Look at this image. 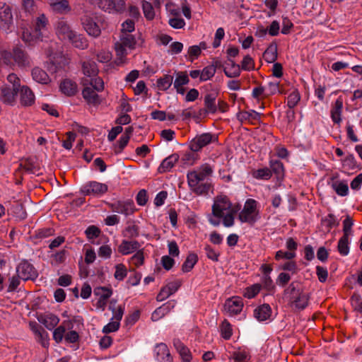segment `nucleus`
Wrapping results in <instances>:
<instances>
[{"label": "nucleus", "instance_id": "a18cd8bd", "mask_svg": "<svg viewBox=\"0 0 362 362\" xmlns=\"http://www.w3.org/2000/svg\"><path fill=\"white\" fill-rule=\"evenodd\" d=\"M232 358L234 362H248L250 354L245 349H238L233 353Z\"/></svg>", "mask_w": 362, "mask_h": 362}, {"label": "nucleus", "instance_id": "f8f14e48", "mask_svg": "<svg viewBox=\"0 0 362 362\" xmlns=\"http://www.w3.org/2000/svg\"><path fill=\"white\" fill-rule=\"evenodd\" d=\"M16 274L23 281L33 280L37 276V272L28 261L21 262L16 267Z\"/></svg>", "mask_w": 362, "mask_h": 362}, {"label": "nucleus", "instance_id": "f3484780", "mask_svg": "<svg viewBox=\"0 0 362 362\" xmlns=\"http://www.w3.org/2000/svg\"><path fill=\"white\" fill-rule=\"evenodd\" d=\"M13 60L19 67H29L32 64V62L28 54L20 48L13 49Z\"/></svg>", "mask_w": 362, "mask_h": 362}, {"label": "nucleus", "instance_id": "6e6552de", "mask_svg": "<svg viewBox=\"0 0 362 362\" xmlns=\"http://www.w3.org/2000/svg\"><path fill=\"white\" fill-rule=\"evenodd\" d=\"M218 141V137L215 134L211 133H204L195 136L189 143V147L191 151L197 152L202 148L211 143Z\"/></svg>", "mask_w": 362, "mask_h": 362}, {"label": "nucleus", "instance_id": "37998d69", "mask_svg": "<svg viewBox=\"0 0 362 362\" xmlns=\"http://www.w3.org/2000/svg\"><path fill=\"white\" fill-rule=\"evenodd\" d=\"M122 234L124 238H136L139 235V227L134 223H130L124 228Z\"/></svg>", "mask_w": 362, "mask_h": 362}, {"label": "nucleus", "instance_id": "ddd939ff", "mask_svg": "<svg viewBox=\"0 0 362 362\" xmlns=\"http://www.w3.org/2000/svg\"><path fill=\"white\" fill-rule=\"evenodd\" d=\"M110 208L112 211L126 216L133 214L136 211L134 203L131 199L113 202L110 204Z\"/></svg>", "mask_w": 362, "mask_h": 362}, {"label": "nucleus", "instance_id": "bf43d9fd", "mask_svg": "<svg viewBox=\"0 0 362 362\" xmlns=\"http://www.w3.org/2000/svg\"><path fill=\"white\" fill-rule=\"evenodd\" d=\"M271 168L279 178L284 176V167L280 160H272Z\"/></svg>", "mask_w": 362, "mask_h": 362}, {"label": "nucleus", "instance_id": "473e14b6", "mask_svg": "<svg viewBox=\"0 0 362 362\" xmlns=\"http://www.w3.org/2000/svg\"><path fill=\"white\" fill-rule=\"evenodd\" d=\"M38 321L44 325L48 329L52 330L59 322V318L54 314L48 313L38 317Z\"/></svg>", "mask_w": 362, "mask_h": 362}, {"label": "nucleus", "instance_id": "1a4fd4ad", "mask_svg": "<svg viewBox=\"0 0 362 362\" xmlns=\"http://www.w3.org/2000/svg\"><path fill=\"white\" fill-rule=\"evenodd\" d=\"M98 6L105 12L112 14L121 13L126 9L124 0H98Z\"/></svg>", "mask_w": 362, "mask_h": 362}, {"label": "nucleus", "instance_id": "13d9d810", "mask_svg": "<svg viewBox=\"0 0 362 362\" xmlns=\"http://www.w3.org/2000/svg\"><path fill=\"white\" fill-rule=\"evenodd\" d=\"M144 257L142 250H138L130 258L129 262L136 267L144 264Z\"/></svg>", "mask_w": 362, "mask_h": 362}, {"label": "nucleus", "instance_id": "864d4df0", "mask_svg": "<svg viewBox=\"0 0 362 362\" xmlns=\"http://www.w3.org/2000/svg\"><path fill=\"white\" fill-rule=\"evenodd\" d=\"M261 287V285L259 284H253L245 288L243 296L247 298H252L259 293Z\"/></svg>", "mask_w": 362, "mask_h": 362}, {"label": "nucleus", "instance_id": "2f4dec72", "mask_svg": "<svg viewBox=\"0 0 362 362\" xmlns=\"http://www.w3.org/2000/svg\"><path fill=\"white\" fill-rule=\"evenodd\" d=\"M216 93H209L206 94V95L204 96V107L206 112L214 114L216 112Z\"/></svg>", "mask_w": 362, "mask_h": 362}, {"label": "nucleus", "instance_id": "c756f323", "mask_svg": "<svg viewBox=\"0 0 362 362\" xmlns=\"http://www.w3.org/2000/svg\"><path fill=\"white\" fill-rule=\"evenodd\" d=\"M343 108V100L340 96L333 104L331 110V117L332 121L336 124H339L341 121V112Z\"/></svg>", "mask_w": 362, "mask_h": 362}, {"label": "nucleus", "instance_id": "79ce46f5", "mask_svg": "<svg viewBox=\"0 0 362 362\" xmlns=\"http://www.w3.org/2000/svg\"><path fill=\"white\" fill-rule=\"evenodd\" d=\"M264 59L268 63H273L277 58V47L276 45H270L264 51L263 54Z\"/></svg>", "mask_w": 362, "mask_h": 362}, {"label": "nucleus", "instance_id": "393cba45", "mask_svg": "<svg viewBox=\"0 0 362 362\" xmlns=\"http://www.w3.org/2000/svg\"><path fill=\"white\" fill-rule=\"evenodd\" d=\"M272 313V308L269 304H262L254 310V317L259 322H264L271 318Z\"/></svg>", "mask_w": 362, "mask_h": 362}, {"label": "nucleus", "instance_id": "4468645a", "mask_svg": "<svg viewBox=\"0 0 362 362\" xmlns=\"http://www.w3.org/2000/svg\"><path fill=\"white\" fill-rule=\"evenodd\" d=\"M94 295L97 298L96 308L105 310L108 299L112 295V290L107 287L99 286L94 289Z\"/></svg>", "mask_w": 362, "mask_h": 362}, {"label": "nucleus", "instance_id": "a211bd4d", "mask_svg": "<svg viewBox=\"0 0 362 362\" xmlns=\"http://www.w3.org/2000/svg\"><path fill=\"white\" fill-rule=\"evenodd\" d=\"M20 103L21 105L31 106L35 103V97L32 90L27 86H23L19 90Z\"/></svg>", "mask_w": 362, "mask_h": 362}, {"label": "nucleus", "instance_id": "5701e85b", "mask_svg": "<svg viewBox=\"0 0 362 362\" xmlns=\"http://www.w3.org/2000/svg\"><path fill=\"white\" fill-rule=\"evenodd\" d=\"M61 92L66 96H73L78 92L77 83L69 78H65L59 85Z\"/></svg>", "mask_w": 362, "mask_h": 362}, {"label": "nucleus", "instance_id": "69168bd1", "mask_svg": "<svg viewBox=\"0 0 362 362\" xmlns=\"http://www.w3.org/2000/svg\"><path fill=\"white\" fill-rule=\"evenodd\" d=\"M85 233L89 240H92L99 236L100 230L95 226H90L86 228Z\"/></svg>", "mask_w": 362, "mask_h": 362}, {"label": "nucleus", "instance_id": "aec40b11", "mask_svg": "<svg viewBox=\"0 0 362 362\" xmlns=\"http://www.w3.org/2000/svg\"><path fill=\"white\" fill-rule=\"evenodd\" d=\"M156 359L158 362H173V358L165 344L160 343L155 347Z\"/></svg>", "mask_w": 362, "mask_h": 362}, {"label": "nucleus", "instance_id": "603ef678", "mask_svg": "<svg viewBox=\"0 0 362 362\" xmlns=\"http://www.w3.org/2000/svg\"><path fill=\"white\" fill-rule=\"evenodd\" d=\"M142 8L145 18L147 20H153L155 17V11L151 3L144 1L142 2Z\"/></svg>", "mask_w": 362, "mask_h": 362}, {"label": "nucleus", "instance_id": "bb28decb", "mask_svg": "<svg viewBox=\"0 0 362 362\" xmlns=\"http://www.w3.org/2000/svg\"><path fill=\"white\" fill-rule=\"evenodd\" d=\"M240 66L236 64L233 59L228 58L226 65L224 67L223 71L226 76L228 78H236L240 75L241 72Z\"/></svg>", "mask_w": 362, "mask_h": 362}, {"label": "nucleus", "instance_id": "7c9ffc66", "mask_svg": "<svg viewBox=\"0 0 362 362\" xmlns=\"http://www.w3.org/2000/svg\"><path fill=\"white\" fill-rule=\"evenodd\" d=\"M23 162L21 163L20 166L22 168L26 173L40 175L42 174L41 168L40 165L35 160H22Z\"/></svg>", "mask_w": 362, "mask_h": 362}, {"label": "nucleus", "instance_id": "4c0bfd02", "mask_svg": "<svg viewBox=\"0 0 362 362\" xmlns=\"http://www.w3.org/2000/svg\"><path fill=\"white\" fill-rule=\"evenodd\" d=\"M82 70L84 75L90 77L95 76L98 73L97 65L93 61L84 62L82 64Z\"/></svg>", "mask_w": 362, "mask_h": 362}, {"label": "nucleus", "instance_id": "e2e57ef3", "mask_svg": "<svg viewBox=\"0 0 362 362\" xmlns=\"http://www.w3.org/2000/svg\"><path fill=\"white\" fill-rule=\"evenodd\" d=\"M351 303L355 310L362 313V298L358 294H354L351 298Z\"/></svg>", "mask_w": 362, "mask_h": 362}, {"label": "nucleus", "instance_id": "c03bdc74", "mask_svg": "<svg viewBox=\"0 0 362 362\" xmlns=\"http://www.w3.org/2000/svg\"><path fill=\"white\" fill-rule=\"evenodd\" d=\"M221 337L226 339H229L233 334L232 326L227 320H224L220 325Z\"/></svg>", "mask_w": 362, "mask_h": 362}, {"label": "nucleus", "instance_id": "052dcab7", "mask_svg": "<svg viewBox=\"0 0 362 362\" xmlns=\"http://www.w3.org/2000/svg\"><path fill=\"white\" fill-rule=\"evenodd\" d=\"M135 30L134 22L132 20L127 19L122 24L120 34H130Z\"/></svg>", "mask_w": 362, "mask_h": 362}, {"label": "nucleus", "instance_id": "423d86ee", "mask_svg": "<svg viewBox=\"0 0 362 362\" xmlns=\"http://www.w3.org/2000/svg\"><path fill=\"white\" fill-rule=\"evenodd\" d=\"M239 211L238 219L241 223L252 225L260 218L258 202L253 199H247L243 209Z\"/></svg>", "mask_w": 362, "mask_h": 362}, {"label": "nucleus", "instance_id": "cd10ccee", "mask_svg": "<svg viewBox=\"0 0 362 362\" xmlns=\"http://www.w3.org/2000/svg\"><path fill=\"white\" fill-rule=\"evenodd\" d=\"M82 95L88 104L96 106L101 103V100L96 93L95 90H93L91 87H85L82 91Z\"/></svg>", "mask_w": 362, "mask_h": 362}, {"label": "nucleus", "instance_id": "dca6fc26", "mask_svg": "<svg viewBox=\"0 0 362 362\" xmlns=\"http://www.w3.org/2000/svg\"><path fill=\"white\" fill-rule=\"evenodd\" d=\"M181 284L182 283L180 280L168 282L161 288L160 291L157 296V300L158 301H163L168 298L178 290L181 286Z\"/></svg>", "mask_w": 362, "mask_h": 362}, {"label": "nucleus", "instance_id": "9d476101", "mask_svg": "<svg viewBox=\"0 0 362 362\" xmlns=\"http://www.w3.org/2000/svg\"><path fill=\"white\" fill-rule=\"evenodd\" d=\"M13 25L12 7L4 2H0V28L8 32Z\"/></svg>", "mask_w": 362, "mask_h": 362}, {"label": "nucleus", "instance_id": "49530a36", "mask_svg": "<svg viewBox=\"0 0 362 362\" xmlns=\"http://www.w3.org/2000/svg\"><path fill=\"white\" fill-rule=\"evenodd\" d=\"M216 65H209L201 71V81H206L211 79L216 74Z\"/></svg>", "mask_w": 362, "mask_h": 362}, {"label": "nucleus", "instance_id": "7ed1b4c3", "mask_svg": "<svg viewBox=\"0 0 362 362\" xmlns=\"http://www.w3.org/2000/svg\"><path fill=\"white\" fill-rule=\"evenodd\" d=\"M55 30L59 40L70 42L76 48L85 49L88 47L87 39L72 30L64 19H59L57 22Z\"/></svg>", "mask_w": 362, "mask_h": 362}, {"label": "nucleus", "instance_id": "774afa93", "mask_svg": "<svg viewBox=\"0 0 362 362\" xmlns=\"http://www.w3.org/2000/svg\"><path fill=\"white\" fill-rule=\"evenodd\" d=\"M316 274L317 276L318 280L321 283H324L327 281L328 277V272L325 267L321 266L316 267Z\"/></svg>", "mask_w": 362, "mask_h": 362}, {"label": "nucleus", "instance_id": "4be33fe9", "mask_svg": "<svg viewBox=\"0 0 362 362\" xmlns=\"http://www.w3.org/2000/svg\"><path fill=\"white\" fill-rule=\"evenodd\" d=\"M175 306L174 300H169L163 304L160 307L158 308L151 315V320L153 321H158L168 313H170Z\"/></svg>", "mask_w": 362, "mask_h": 362}, {"label": "nucleus", "instance_id": "de8ad7c7", "mask_svg": "<svg viewBox=\"0 0 362 362\" xmlns=\"http://www.w3.org/2000/svg\"><path fill=\"white\" fill-rule=\"evenodd\" d=\"M260 116V113L255 110L241 112L239 115L240 120H248L251 122L259 120Z\"/></svg>", "mask_w": 362, "mask_h": 362}, {"label": "nucleus", "instance_id": "f03ea898", "mask_svg": "<svg viewBox=\"0 0 362 362\" xmlns=\"http://www.w3.org/2000/svg\"><path fill=\"white\" fill-rule=\"evenodd\" d=\"M212 173L213 170L208 164L189 172L187 177L190 189L199 196L206 195L209 192H213Z\"/></svg>", "mask_w": 362, "mask_h": 362}, {"label": "nucleus", "instance_id": "4d7b16f0", "mask_svg": "<svg viewBox=\"0 0 362 362\" xmlns=\"http://www.w3.org/2000/svg\"><path fill=\"white\" fill-rule=\"evenodd\" d=\"M98 254L100 258L107 259L112 256V249L110 245L105 244L99 247Z\"/></svg>", "mask_w": 362, "mask_h": 362}, {"label": "nucleus", "instance_id": "2eb2a0df", "mask_svg": "<svg viewBox=\"0 0 362 362\" xmlns=\"http://www.w3.org/2000/svg\"><path fill=\"white\" fill-rule=\"evenodd\" d=\"M243 308V302L241 298L233 296L226 300L224 304L225 311L230 316L240 313Z\"/></svg>", "mask_w": 362, "mask_h": 362}, {"label": "nucleus", "instance_id": "a19ab883", "mask_svg": "<svg viewBox=\"0 0 362 362\" xmlns=\"http://www.w3.org/2000/svg\"><path fill=\"white\" fill-rule=\"evenodd\" d=\"M173 76L169 74H165L163 77L157 80V87L159 90H167L172 85Z\"/></svg>", "mask_w": 362, "mask_h": 362}, {"label": "nucleus", "instance_id": "f704fd0d", "mask_svg": "<svg viewBox=\"0 0 362 362\" xmlns=\"http://www.w3.org/2000/svg\"><path fill=\"white\" fill-rule=\"evenodd\" d=\"M49 5L52 10L57 13L66 14L71 11L68 0L51 1Z\"/></svg>", "mask_w": 362, "mask_h": 362}, {"label": "nucleus", "instance_id": "0eeeda50", "mask_svg": "<svg viewBox=\"0 0 362 362\" xmlns=\"http://www.w3.org/2000/svg\"><path fill=\"white\" fill-rule=\"evenodd\" d=\"M108 190L106 184L97 181H89L82 185L81 192L83 195L100 197L104 195Z\"/></svg>", "mask_w": 362, "mask_h": 362}, {"label": "nucleus", "instance_id": "09e8293b", "mask_svg": "<svg viewBox=\"0 0 362 362\" xmlns=\"http://www.w3.org/2000/svg\"><path fill=\"white\" fill-rule=\"evenodd\" d=\"M349 237L342 236L338 243V251L343 255L346 256L349 252Z\"/></svg>", "mask_w": 362, "mask_h": 362}, {"label": "nucleus", "instance_id": "ea45409f", "mask_svg": "<svg viewBox=\"0 0 362 362\" xmlns=\"http://www.w3.org/2000/svg\"><path fill=\"white\" fill-rule=\"evenodd\" d=\"M198 261V257L194 253H189L182 266L183 272H190Z\"/></svg>", "mask_w": 362, "mask_h": 362}, {"label": "nucleus", "instance_id": "f257e3e1", "mask_svg": "<svg viewBox=\"0 0 362 362\" xmlns=\"http://www.w3.org/2000/svg\"><path fill=\"white\" fill-rule=\"evenodd\" d=\"M240 209L239 204L233 203L225 194H218L214 198L211 214L209 215L208 221L214 226H218L222 223L226 228L232 227Z\"/></svg>", "mask_w": 362, "mask_h": 362}, {"label": "nucleus", "instance_id": "b1692460", "mask_svg": "<svg viewBox=\"0 0 362 362\" xmlns=\"http://www.w3.org/2000/svg\"><path fill=\"white\" fill-rule=\"evenodd\" d=\"M18 93V90L4 86L1 89L0 100L5 104L13 105Z\"/></svg>", "mask_w": 362, "mask_h": 362}, {"label": "nucleus", "instance_id": "9b49d317", "mask_svg": "<svg viewBox=\"0 0 362 362\" xmlns=\"http://www.w3.org/2000/svg\"><path fill=\"white\" fill-rule=\"evenodd\" d=\"M98 18L94 15H85L81 18L83 29L90 36L98 37L100 35L101 30L97 23Z\"/></svg>", "mask_w": 362, "mask_h": 362}, {"label": "nucleus", "instance_id": "338daca9", "mask_svg": "<svg viewBox=\"0 0 362 362\" xmlns=\"http://www.w3.org/2000/svg\"><path fill=\"white\" fill-rule=\"evenodd\" d=\"M21 278L17 274L16 276H13L8 279V291L11 292L14 291L17 289L18 286L20 285Z\"/></svg>", "mask_w": 362, "mask_h": 362}, {"label": "nucleus", "instance_id": "72a5a7b5", "mask_svg": "<svg viewBox=\"0 0 362 362\" xmlns=\"http://www.w3.org/2000/svg\"><path fill=\"white\" fill-rule=\"evenodd\" d=\"M31 75L35 81L41 84H48L51 81L46 71L39 67L33 68L31 71Z\"/></svg>", "mask_w": 362, "mask_h": 362}, {"label": "nucleus", "instance_id": "6e6d98bb", "mask_svg": "<svg viewBox=\"0 0 362 362\" xmlns=\"http://www.w3.org/2000/svg\"><path fill=\"white\" fill-rule=\"evenodd\" d=\"M300 99V93L295 90L291 92L287 98V105L290 109H293L299 102Z\"/></svg>", "mask_w": 362, "mask_h": 362}, {"label": "nucleus", "instance_id": "58836bf2", "mask_svg": "<svg viewBox=\"0 0 362 362\" xmlns=\"http://www.w3.org/2000/svg\"><path fill=\"white\" fill-rule=\"evenodd\" d=\"M332 187L339 196L344 197L349 194V187L344 181H334L332 183Z\"/></svg>", "mask_w": 362, "mask_h": 362}, {"label": "nucleus", "instance_id": "c85d7f7f", "mask_svg": "<svg viewBox=\"0 0 362 362\" xmlns=\"http://www.w3.org/2000/svg\"><path fill=\"white\" fill-rule=\"evenodd\" d=\"M48 20L44 14L38 16L35 23V35L37 39L42 38L44 33L47 30Z\"/></svg>", "mask_w": 362, "mask_h": 362}, {"label": "nucleus", "instance_id": "20e7f679", "mask_svg": "<svg viewBox=\"0 0 362 362\" xmlns=\"http://www.w3.org/2000/svg\"><path fill=\"white\" fill-rule=\"evenodd\" d=\"M139 37V35L136 36L132 33L126 34L125 33L119 35V40L115 43V63L117 65H122L126 62V57L128 54L127 49L130 50L136 49Z\"/></svg>", "mask_w": 362, "mask_h": 362}, {"label": "nucleus", "instance_id": "680f3d73", "mask_svg": "<svg viewBox=\"0 0 362 362\" xmlns=\"http://www.w3.org/2000/svg\"><path fill=\"white\" fill-rule=\"evenodd\" d=\"M240 68L245 71L253 70L255 69V62L252 58L249 55H246L241 62Z\"/></svg>", "mask_w": 362, "mask_h": 362}, {"label": "nucleus", "instance_id": "39448f33", "mask_svg": "<svg viewBox=\"0 0 362 362\" xmlns=\"http://www.w3.org/2000/svg\"><path fill=\"white\" fill-rule=\"evenodd\" d=\"M289 302L298 309H304L308 304L309 297L297 282H292L284 291Z\"/></svg>", "mask_w": 362, "mask_h": 362}, {"label": "nucleus", "instance_id": "6ab92c4d", "mask_svg": "<svg viewBox=\"0 0 362 362\" xmlns=\"http://www.w3.org/2000/svg\"><path fill=\"white\" fill-rule=\"evenodd\" d=\"M189 82V76L186 71L176 72L173 86L177 93L184 95L185 93V88H184V86L188 84Z\"/></svg>", "mask_w": 362, "mask_h": 362}, {"label": "nucleus", "instance_id": "3c124183", "mask_svg": "<svg viewBox=\"0 0 362 362\" xmlns=\"http://www.w3.org/2000/svg\"><path fill=\"white\" fill-rule=\"evenodd\" d=\"M115 272L114 274V277L117 281H122L127 275V269L124 264L120 263L117 264L115 267Z\"/></svg>", "mask_w": 362, "mask_h": 362}, {"label": "nucleus", "instance_id": "e433bc0d", "mask_svg": "<svg viewBox=\"0 0 362 362\" xmlns=\"http://www.w3.org/2000/svg\"><path fill=\"white\" fill-rule=\"evenodd\" d=\"M30 325L32 331L35 333V334L42 340V346H46L48 344V334L36 322L30 323Z\"/></svg>", "mask_w": 362, "mask_h": 362}, {"label": "nucleus", "instance_id": "412c9836", "mask_svg": "<svg viewBox=\"0 0 362 362\" xmlns=\"http://www.w3.org/2000/svg\"><path fill=\"white\" fill-rule=\"evenodd\" d=\"M140 244L136 240H123L118 246V252L122 255H128L139 250Z\"/></svg>", "mask_w": 362, "mask_h": 362}, {"label": "nucleus", "instance_id": "5fc2aeb1", "mask_svg": "<svg viewBox=\"0 0 362 362\" xmlns=\"http://www.w3.org/2000/svg\"><path fill=\"white\" fill-rule=\"evenodd\" d=\"M354 220L349 216H347L343 221V236L349 237L352 235V226Z\"/></svg>", "mask_w": 362, "mask_h": 362}, {"label": "nucleus", "instance_id": "0e129e2a", "mask_svg": "<svg viewBox=\"0 0 362 362\" xmlns=\"http://www.w3.org/2000/svg\"><path fill=\"white\" fill-rule=\"evenodd\" d=\"M7 81L10 84L13 86L12 88H13L14 90H16L19 91L20 88H21L20 83L21 80L16 74L12 73L8 74L7 76Z\"/></svg>", "mask_w": 362, "mask_h": 362}, {"label": "nucleus", "instance_id": "c9c22d12", "mask_svg": "<svg viewBox=\"0 0 362 362\" xmlns=\"http://www.w3.org/2000/svg\"><path fill=\"white\" fill-rule=\"evenodd\" d=\"M173 344L181 358V360H185L186 361H187V360H192V356L189 349L182 341L179 339H176L174 341Z\"/></svg>", "mask_w": 362, "mask_h": 362}, {"label": "nucleus", "instance_id": "8fccbe9b", "mask_svg": "<svg viewBox=\"0 0 362 362\" xmlns=\"http://www.w3.org/2000/svg\"><path fill=\"white\" fill-rule=\"evenodd\" d=\"M252 175L256 179L269 180L272 175L271 170L267 168L253 170Z\"/></svg>", "mask_w": 362, "mask_h": 362}, {"label": "nucleus", "instance_id": "a878e982", "mask_svg": "<svg viewBox=\"0 0 362 362\" xmlns=\"http://www.w3.org/2000/svg\"><path fill=\"white\" fill-rule=\"evenodd\" d=\"M73 324L71 320H64L61 325L57 327L53 332V339L57 343L62 341L64 337L65 338V332L66 329H71Z\"/></svg>", "mask_w": 362, "mask_h": 362}]
</instances>
